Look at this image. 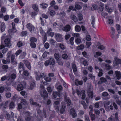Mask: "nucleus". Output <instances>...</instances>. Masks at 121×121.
I'll return each mask as SVG.
<instances>
[{
  "mask_svg": "<svg viewBox=\"0 0 121 121\" xmlns=\"http://www.w3.org/2000/svg\"><path fill=\"white\" fill-rule=\"evenodd\" d=\"M61 107L60 110V113L62 114L64 112L65 108L66 107V105L65 103L64 102H62L61 103Z\"/></svg>",
  "mask_w": 121,
  "mask_h": 121,
  "instance_id": "8",
  "label": "nucleus"
},
{
  "mask_svg": "<svg viewBox=\"0 0 121 121\" xmlns=\"http://www.w3.org/2000/svg\"><path fill=\"white\" fill-rule=\"evenodd\" d=\"M9 16L8 15H5L4 16L3 18L5 21H8L9 19Z\"/></svg>",
  "mask_w": 121,
  "mask_h": 121,
  "instance_id": "56",
  "label": "nucleus"
},
{
  "mask_svg": "<svg viewBox=\"0 0 121 121\" xmlns=\"http://www.w3.org/2000/svg\"><path fill=\"white\" fill-rule=\"evenodd\" d=\"M22 52V50L21 49H19L16 52L15 54L16 56H17L19 55Z\"/></svg>",
  "mask_w": 121,
  "mask_h": 121,
  "instance_id": "58",
  "label": "nucleus"
},
{
  "mask_svg": "<svg viewBox=\"0 0 121 121\" xmlns=\"http://www.w3.org/2000/svg\"><path fill=\"white\" fill-rule=\"evenodd\" d=\"M77 48L78 50H82L84 48V45L81 44L77 47Z\"/></svg>",
  "mask_w": 121,
  "mask_h": 121,
  "instance_id": "31",
  "label": "nucleus"
},
{
  "mask_svg": "<svg viewBox=\"0 0 121 121\" xmlns=\"http://www.w3.org/2000/svg\"><path fill=\"white\" fill-rule=\"evenodd\" d=\"M55 14V13L54 10H51L50 12V15L52 17L54 16Z\"/></svg>",
  "mask_w": 121,
  "mask_h": 121,
  "instance_id": "51",
  "label": "nucleus"
},
{
  "mask_svg": "<svg viewBox=\"0 0 121 121\" xmlns=\"http://www.w3.org/2000/svg\"><path fill=\"white\" fill-rule=\"evenodd\" d=\"M46 104L48 106H50L51 105V100L49 99H48L47 101Z\"/></svg>",
  "mask_w": 121,
  "mask_h": 121,
  "instance_id": "64",
  "label": "nucleus"
},
{
  "mask_svg": "<svg viewBox=\"0 0 121 121\" xmlns=\"http://www.w3.org/2000/svg\"><path fill=\"white\" fill-rule=\"evenodd\" d=\"M81 103L83 105L84 108L86 109L87 108V106L85 102L83 101H82L81 102Z\"/></svg>",
  "mask_w": 121,
  "mask_h": 121,
  "instance_id": "39",
  "label": "nucleus"
},
{
  "mask_svg": "<svg viewBox=\"0 0 121 121\" xmlns=\"http://www.w3.org/2000/svg\"><path fill=\"white\" fill-rule=\"evenodd\" d=\"M49 52L46 51L45 52L43 53L42 55V56L43 58H44L46 57L48 54H49Z\"/></svg>",
  "mask_w": 121,
  "mask_h": 121,
  "instance_id": "43",
  "label": "nucleus"
},
{
  "mask_svg": "<svg viewBox=\"0 0 121 121\" xmlns=\"http://www.w3.org/2000/svg\"><path fill=\"white\" fill-rule=\"evenodd\" d=\"M70 26L69 25H67L63 28L62 30L65 32H68L70 31Z\"/></svg>",
  "mask_w": 121,
  "mask_h": 121,
  "instance_id": "15",
  "label": "nucleus"
},
{
  "mask_svg": "<svg viewBox=\"0 0 121 121\" xmlns=\"http://www.w3.org/2000/svg\"><path fill=\"white\" fill-rule=\"evenodd\" d=\"M39 31L40 33L43 36L44 35V37H45L46 36V33L42 29L41 27H40L39 28Z\"/></svg>",
  "mask_w": 121,
  "mask_h": 121,
  "instance_id": "30",
  "label": "nucleus"
},
{
  "mask_svg": "<svg viewBox=\"0 0 121 121\" xmlns=\"http://www.w3.org/2000/svg\"><path fill=\"white\" fill-rule=\"evenodd\" d=\"M101 14V15L103 16L105 18H107V17L108 14L107 13H102Z\"/></svg>",
  "mask_w": 121,
  "mask_h": 121,
  "instance_id": "60",
  "label": "nucleus"
},
{
  "mask_svg": "<svg viewBox=\"0 0 121 121\" xmlns=\"http://www.w3.org/2000/svg\"><path fill=\"white\" fill-rule=\"evenodd\" d=\"M23 63L28 69L30 70L31 69L30 64L27 60H23Z\"/></svg>",
  "mask_w": 121,
  "mask_h": 121,
  "instance_id": "12",
  "label": "nucleus"
},
{
  "mask_svg": "<svg viewBox=\"0 0 121 121\" xmlns=\"http://www.w3.org/2000/svg\"><path fill=\"white\" fill-rule=\"evenodd\" d=\"M78 20L79 21H81L83 19L82 15L81 14H79L78 15Z\"/></svg>",
  "mask_w": 121,
  "mask_h": 121,
  "instance_id": "62",
  "label": "nucleus"
},
{
  "mask_svg": "<svg viewBox=\"0 0 121 121\" xmlns=\"http://www.w3.org/2000/svg\"><path fill=\"white\" fill-rule=\"evenodd\" d=\"M40 5L42 6L43 9H45L47 8L48 6V5L46 3H43L40 4Z\"/></svg>",
  "mask_w": 121,
  "mask_h": 121,
  "instance_id": "46",
  "label": "nucleus"
},
{
  "mask_svg": "<svg viewBox=\"0 0 121 121\" xmlns=\"http://www.w3.org/2000/svg\"><path fill=\"white\" fill-rule=\"evenodd\" d=\"M26 55V53L25 52H23L21 53V54L20 55V57L21 58L23 59L25 57Z\"/></svg>",
  "mask_w": 121,
  "mask_h": 121,
  "instance_id": "32",
  "label": "nucleus"
},
{
  "mask_svg": "<svg viewBox=\"0 0 121 121\" xmlns=\"http://www.w3.org/2000/svg\"><path fill=\"white\" fill-rule=\"evenodd\" d=\"M12 86H14L17 90L18 91H20L22 90L24 88L23 85L22 84H18L16 86V84H13Z\"/></svg>",
  "mask_w": 121,
  "mask_h": 121,
  "instance_id": "7",
  "label": "nucleus"
},
{
  "mask_svg": "<svg viewBox=\"0 0 121 121\" xmlns=\"http://www.w3.org/2000/svg\"><path fill=\"white\" fill-rule=\"evenodd\" d=\"M66 100H65V101L67 102V106H72V104L71 102V100L69 98H66Z\"/></svg>",
  "mask_w": 121,
  "mask_h": 121,
  "instance_id": "26",
  "label": "nucleus"
},
{
  "mask_svg": "<svg viewBox=\"0 0 121 121\" xmlns=\"http://www.w3.org/2000/svg\"><path fill=\"white\" fill-rule=\"evenodd\" d=\"M55 60L54 58H49L48 60L45 61L44 64L46 66H48L49 65H50V68L52 69L55 66Z\"/></svg>",
  "mask_w": 121,
  "mask_h": 121,
  "instance_id": "1",
  "label": "nucleus"
},
{
  "mask_svg": "<svg viewBox=\"0 0 121 121\" xmlns=\"http://www.w3.org/2000/svg\"><path fill=\"white\" fill-rule=\"evenodd\" d=\"M68 57V56L66 54H64L62 55V57L64 59H66Z\"/></svg>",
  "mask_w": 121,
  "mask_h": 121,
  "instance_id": "57",
  "label": "nucleus"
},
{
  "mask_svg": "<svg viewBox=\"0 0 121 121\" xmlns=\"http://www.w3.org/2000/svg\"><path fill=\"white\" fill-rule=\"evenodd\" d=\"M37 39L33 37H31L30 38V41L31 42H35L37 41Z\"/></svg>",
  "mask_w": 121,
  "mask_h": 121,
  "instance_id": "42",
  "label": "nucleus"
},
{
  "mask_svg": "<svg viewBox=\"0 0 121 121\" xmlns=\"http://www.w3.org/2000/svg\"><path fill=\"white\" fill-rule=\"evenodd\" d=\"M116 76L118 80H119L121 78V73L120 72L118 71H116L115 72Z\"/></svg>",
  "mask_w": 121,
  "mask_h": 121,
  "instance_id": "20",
  "label": "nucleus"
},
{
  "mask_svg": "<svg viewBox=\"0 0 121 121\" xmlns=\"http://www.w3.org/2000/svg\"><path fill=\"white\" fill-rule=\"evenodd\" d=\"M35 86V84H30L29 88L30 90L32 89Z\"/></svg>",
  "mask_w": 121,
  "mask_h": 121,
  "instance_id": "61",
  "label": "nucleus"
},
{
  "mask_svg": "<svg viewBox=\"0 0 121 121\" xmlns=\"http://www.w3.org/2000/svg\"><path fill=\"white\" fill-rule=\"evenodd\" d=\"M17 45L18 47H20L23 46V44L21 41H19L17 43Z\"/></svg>",
  "mask_w": 121,
  "mask_h": 121,
  "instance_id": "54",
  "label": "nucleus"
},
{
  "mask_svg": "<svg viewBox=\"0 0 121 121\" xmlns=\"http://www.w3.org/2000/svg\"><path fill=\"white\" fill-rule=\"evenodd\" d=\"M72 68L73 72L74 74H75L77 70V67L75 64H73L72 65Z\"/></svg>",
  "mask_w": 121,
  "mask_h": 121,
  "instance_id": "35",
  "label": "nucleus"
},
{
  "mask_svg": "<svg viewBox=\"0 0 121 121\" xmlns=\"http://www.w3.org/2000/svg\"><path fill=\"white\" fill-rule=\"evenodd\" d=\"M61 95V93H60V91H59V92L58 91L57 92L56 91L54 92L52 94V95L54 98H56L57 96L60 97Z\"/></svg>",
  "mask_w": 121,
  "mask_h": 121,
  "instance_id": "17",
  "label": "nucleus"
},
{
  "mask_svg": "<svg viewBox=\"0 0 121 121\" xmlns=\"http://www.w3.org/2000/svg\"><path fill=\"white\" fill-rule=\"evenodd\" d=\"M75 42L78 44H79L81 43V40L80 39H76L75 41Z\"/></svg>",
  "mask_w": 121,
  "mask_h": 121,
  "instance_id": "50",
  "label": "nucleus"
},
{
  "mask_svg": "<svg viewBox=\"0 0 121 121\" xmlns=\"http://www.w3.org/2000/svg\"><path fill=\"white\" fill-rule=\"evenodd\" d=\"M47 90L49 94H51L52 91V88L51 87L49 86L47 87Z\"/></svg>",
  "mask_w": 121,
  "mask_h": 121,
  "instance_id": "47",
  "label": "nucleus"
},
{
  "mask_svg": "<svg viewBox=\"0 0 121 121\" xmlns=\"http://www.w3.org/2000/svg\"><path fill=\"white\" fill-rule=\"evenodd\" d=\"M89 108L90 109V111L89 113V115L93 114V108L92 106L91 105H90L89 107Z\"/></svg>",
  "mask_w": 121,
  "mask_h": 121,
  "instance_id": "41",
  "label": "nucleus"
},
{
  "mask_svg": "<svg viewBox=\"0 0 121 121\" xmlns=\"http://www.w3.org/2000/svg\"><path fill=\"white\" fill-rule=\"evenodd\" d=\"M99 72L98 73V76L99 77H100L102 76L103 73H102L103 70L102 69H99Z\"/></svg>",
  "mask_w": 121,
  "mask_h": 121,
  "instance_id": "37",
  "label": "nucleus"
},
{
  "mask_svg": "<svg viewBox=\"0 0 121 121\" xmlns=\"http://www.w3.org/2000/svg\"><path fill=\"white\" fill-rule=\"evenodd\" d=\"M103 5L101 4L99 5V6L98 7V12L99 13H100L101 12H102L103 10L104 9Z\"/></svg>",
  "mask_w": 121,
  "mask_h": 121,
  "instance_id": "23",
  "label": "nucleus"
},
{
  "mask_svg": "<svg viewBox=\"0 0 121 121\" xmlns=\"http://www.w3.org/2000/svg\"><path fill=\"white\" fill-rule=\"evenodd\" d=\"M0 30L2 32L4 31L5 28V25L4 23V22H0Z\"/></svg>",
  "mask_w": 121,
  "mask_h": 121,
  "instance_id": "14",
  "label": "nucleus"
},
{
  "mask_svg": "<svg viewBox=\"0 0 121 121\" xmlns=\"http://www.w3.org/2000/svg\"><path fill=\"white\" fill-rule=\"evenodd\" d=\"M105 10H106L108 13H111L112 12V9L111 8H109L108 7L107 5L105 6Z\"/></svg>",
  "mask_w": 121,
  "mask_h": 121,
  "instance_id": "34",
  "label": "nucleus"
},
{
  "mask_svg": "<svg viewBox=\"0 0 121 121\" xmlns=\"http://www.w3.org/2000/svg\"><path fill=\"white\" fill-rule=\"evenodd\" d=\"M58 99L59 100V101L58 100L54 102V106H57L58 105L60 104V101H61V99L60 98H58Z\"/></svg>",
  "mask_w": 121,
  "mask_h": 121,
  "instance_id": "27",
  "label": "nucleus"
},
{
  "mask_svg": "<svg viewBox=\"0 0 121 121\" xmlns=\"http://www.w3.org/2000/svg\"><path fill=\"white\" fill-rule=\"evenodd\" d=\"M93 90L92 87H90L89 88L87 91V92L88 93V95L89 98H92L93 97Z\"/></svg>",
  "mask_w": 121,
  "mask_h": 121,
  "instance_id": "10",
  "label": "nucleus"
},
{
  "mask_svg": "<svg viewBox=\"0 0 121 121\" xmlns=\"http://www.w3.org/2000/svg\"><path fill=\"white\" fill-rule=\"evenodd\" d=\"M52 78H51L49 77H48L46 78H44V80H45L44 82H43V81H42L43 83H45V81L47 82H50L52 80Z\"/></svg>",
  "mask_w": 121,
  "mask_h": 121,
  "instance_id": "22",
  "label": "nucleus"
},
{
  "mask_svg": "<svg viewBox=\"0 0 121 121\" xmlns=\"http://www.w3.org/2000/svg\"><path fill=\"white\" fill-rule=\"evenodd\" d=\"M18 69H22L23 70H24L23 63L22 62H20L18 64Z\"/></svg>",
  "mask_w": 121,
  "mask_h": 121,
  "instance_id": "24",
  "label": "nucleus"
},
{
  "mask_svg": "<svg viewBox=\"0 0 121 121\" xmlns=\"http://www.w3.org/2000/svg\"><path fill=\"white\" fill-rule=\"evenodd\" d=\"M89 115L90 116L91 118V119L93 121L95 120V117L94 114H92Z\"/></svg>",
  "mask_w": 121,
  "mask_h": 121,
  "instance_id": "63",
  "label": "nucleus"
},
{
  "mask_svg": "<svg viewBox=\"0 0 121 121\" xmlns=\"http://www.w3.org/2000/svg\"><path fill=\"white\" fill-rule=\"evenodd\" d=\"M12 29H10L8 31V32L10 34L12 32H16V30L14 23L13 22H12Z\"/></svg>",
  "mask_w": 121,
  "mask_h": 121,
  "instance_id": "11",
  "label": "nucleus"
},
{
  "mask_svg": "<svg viewBox=\"0 0 121 121\" xmlns=\"http://www.w3.org/2000/svg\"><path fill=\"white\" fill-rule=\"evenodd\" d=\"M32 7L35 11H39L38 5L35 4H34L32 5Z\"/></svg>",
  "mask_w": 121,
  "mask_h": 121,
  "instance_id": "28",
  "label": "nucleus"
},
{
  "mask_svg": "<svg viewBox=\"0 0 121 121\" xmlns=\"http://www.w3.org/2000/svg\"><path fill=\"white\" fill-rule=\"evenodd\" d=\"M55 37L57 41L58 42H61L63 40V38L61 35L59 34H56Z\"/></svg>",
  "mask_w": 121,
  "mask_h": 121,
  "instance_id": "9",
  "label": "nucleus"
},
{
  "mask_svg": "<svg viewBox=\"0 0 121 121\" xmlns=\"http://www.w3.org/2000/svg\"><path fill=\"white\" fill-rule=\"evenodd\" d=\"M59 46L60 48L62 50H64L65 48V46L64 45L61 43L59 44Z\"/></svg>",
  "mask_w": 121,
  "mask_h": 121,
  "instance_id": "53",
  "label": "nucleus"
},
{
  "mask_svg": "<svg viewBox=\"0 0 121 121\" xmlns=\"http://www.w3.org/2000/svg\"><path fill=\"white\" fill-rule=\"evenodd\" d=\"M39 94L44 100H45L48 97V94L45 90H41L39 92Z\"/></svg>",
  "mask_w": 121,
  "mask_h": 121,
  "instance_id": "3",
  "label": "nucleus"
},
{
  "mask_svg": "<svg viewBox=\"0 0 121 121\" xmlns=\"http://www.w3.org/2000/svg\"><path fill=\"white\" fill-rule=\"evenodd\" d=\"M88 76L93 80L94 81L95 79V76L92 75L91 74H90L88 75Z\"/></svg>",
  "mask_w": 121,
  "mask_h": 121,
  "instance_id": "52",
  "label": "nucleus"
},
{
  "mask_svg": "<svg viewBox=\"0 0 121 121\" xmlns=\"http://www.w3.org/2000/svg\"><path fill=\"white\" fill-rule=\"evenodd\" d=\"M57 89L58 90V91H60V93H61V91L62 90V87L61 86H59L57 88Z\"/></svg>",
  "mask_w": 121,
  "mask_h": 121,
  "instance_id": "55",
  "label": "nucleus"
},
{
  "mask_svg": "<svg viewBox=\"0 0 121 121\" xmlns=\"http://www.w3.org/2000/svg\"><path fill=\"white\" fill-rule=\"evenodd\" d=\"M91 24L92 25L93 27L95 28V26L94 25L95 24V18L93 16H92L91 17Z\"/></svg>",
  "mask_w": 121,
  "mask_h": 121,
  "instance_id": "25",
  "label": "nucleus"
},
{
  "mask_svg": "<svg viewBox=\"0 0 121 121\" xmlns=\"http://www.w3.org/2000/svg\"><path fill=\"white\" fill-rule=\"evenodd\" d=\"M35 77L36 80H40V78H43L45 77V75L44 73H40L39 72L35 73Z\"/></svg>",
  "mask_w": 121,
  "mask_h": 121,
  "instance_id": "5",
  "label": "nucleus"
},
{
  "mask_svg": "<svg viewBox=\"0 0 121 121\" xmlns=\"http://www.w3.org/2000/svg\"><path fill=\"white\" fill-rule=\"evenodd\" d=\"M35 106L37 107V108H40L41 107V105L40 104L38 103L35 102L34 104V105Z\"/></svg>",
  "mask_w": 121,
  "mask_h": 121,
  "instance_id": "45",
  "label": "nucleus"
},
{
  "mask_svg": "<svg viewBox=\"0 0 121 121\" xmlns=\"http://www.w3.org/2000/svg\"><path fill=\"white\" fill-rule=\"evenodd\" d=\"M15 106V105L13 102H11L9 106V107L10 108H13Z\"/></svg>",
  "mask_w": 121,
  "mask_h": 121,
  "instance_id": "38",
  "label": "nucleus"
},
{
  "mask_svg": "<svg viewBox=\"0 0 121 121\" xmlns=\"http://www.w3.org/2000/svg\"><path fill=\"white\" fill-rule=\"evenodd\" d=\"M75 30L77 32H79L81 30V28L79 26L76 25L75 27Z\"/></svg>",
  "mask_w": 121,
  "mask_h": 121,
  "instance_id": "29",
  "label": "nucleus"
},
{
  "mask_svg": "<svg viewBox=\"0 0 121 121\" xmlns=\"http://www.w3.org/2000/svg\"><path fill=\"white\" fill-rule=\"evenodd\" d=\"M5 117L7 119L9 120L10 119L12 118V117L8 113H6L5 115Z\"/></svg>",
  "mask_w": 121,
  "mask_h": 121,
  "instance_id": "49",
  "label": "nucleus"
},
{
  "mask_svg": "<svg viewBox=\"0 0 121 121\" xmlns=\"http://www.w3.org/2000/svg\"><path fill=\"white\" fill-rule=\"evenodd\" d=\"M37 113L39 115H40L42 113V110L40 109V108H37Z\"/></svg>",
  "mask_w": 121,
  "mask_h": 121,
  "instance_id": "59",
  "label": "nucleus"
},
{
  "mask_svg": "<svg viewBox=\"0 0 121 121\" xmlns=\"http://www.w3.org/2000/svg\"><path fill=\"white\" fill-rule=\"evenodd\" d=\"M113 65L114 66H118L119 64L121 65V60L118 58L116 56L114 57Z\"/></svg>",
  "mask_w": 121,
  "mask_h": 121,
  "instance_id": "4",
  "label": "nucleus"
},
{
  "mask_svg": "<svg viewBox=\"0 0 121 121\" xmlns=\"http://www.w3.org/2000/svg\"><path fill=\"white\" fill-rule=\"evenodd\" d=\"M34 118L33 116L26 117H25L26 121H34Z\"/></svg>",
  "mask_w": 121,
  "mask_h": 121,
  "instance_id": "19",
  "label": "nucleus"
},
{
  "mask_svg": "<svg viewBox=\"0 0 121 121\" xmlns=\"http://www.w3.org/2000/svg\"><path fill=\"white\" fill-rule=\"evenodd\" d=\"M100 81L101 82L105 83L107 82V80L105 78L101 77L100 78Z\"/></svg>",
  "mask_w": 121,
  "mask_h": 121,
  "instance_id": "44",
  "label": "nucleus"
},
{
  "mask_svg": "<svg viewBox=\"0 0 121 121\" xmlns=\"http://www.w3.org/2000/svg\"><path fill=\"white\" fill-rule=\"evenodd\" d=\"M70 113L72 115L73 118H74L76 117L77 114L75 112L74 109L73 108H71L70 110Z\"/></svg>",
  "mask_w": 121,
  "mask_h": 121,
  "instance_id": "13",
  "label": "nucleus"
},
{
  "mask_svg": "<svg viewBox=\"0 0 121 121\" xmlns=\"http://www.w3.org/2000/svg\"><path fill=\"white\" fill-rule=\"evenodd\" d=\"M23 73L24 75L26 77L28 76L29 74V73L28 72V71L26 70H24Z\"/></svg>",
  "mask_w": 121,
  "mask_h": 121,
  "instance_id": "40",
  "label": "nucleus"
},
{
  "mask_svg": "<svg viewBox=\"0 0 121 121\" xmlns=\"http://www.w3.org/2000/svg\"><path fill=\"white\" fill-rule=\"evenodd\" d=\"M26 26L28 29L31 33L33 32L35 33L36 32V31L35 28L30 23H28L27 24Z\"/></svg>",
  "mask_w": 121,
  "mask_h": 121,
  "instance_id": "6",
  "label": "nucleus"
},
{
  "mask_svg": "<svg viewBox=\"0 0 121 121\" xmlns=\"http://www.w3.org/2000/svg\"><path fill=\"white\" fill-rule=\"evenodd\" d=\"M11 52L10 51H9L7 54V62L8 63H9L10 62V53Z\"/></svg>",
  "mask_w": 121,
  "mask_h": 121,
  "instance_id": "21",
  "label": "nucleus"
},
{
  "mask_svg": "<svg viewBox=\"0 0 121 121\" xmlns=\"http://www.w3.org/2000/svg\"><path fill=\"white\" fill-rule=\"evenodd\" d=\"M2 69L4 70V71L6 72L7 70L6 69H8V67L7 65H4L2 66Z\"/></svg>",
  "mask_w": 121,
  "mask_h": 121,
  "instance_id": "36",
  "label": "nucleus"
},
{
  "mask_svg": "<svg viewBox=\"0 0 121 121\" xmlns=\"http://www.w3.org/2000/svg\"><path fill=\"white\" fill-rule=\"evenodd\" d=\"M70 18L73 20L74 22H77L78 19L76 16L73 14L71 15L70 16Z\"/></svg>",
  "mask_w": 121,
  "mask_h": 121,
  "instance_id": "18",
  "label": "nucleus"
},
{
  "mask_svg": "<svg viewBox=\"0 0 121 121\" xmlns=\"http://www.w3.org/2000/svg\"><path fill=\"white\" fill-rule=\"evenodd\" d=\"M8 101H7L5 102H4L0 104V108H5L7 106Z\"/></svg>",
  "mask_w": 121,
  "mask_h": 121,
  "instance_id": "16",
  "label": "nucleus"
},
{
  "mask_svg": "<svg viewBox=\"0 0 121 121\" xmlns=\"http://www.w3.org/2000/svg\"><path fill=\"white\" fill-rule=\"evenodd\" d=\"M30 45L31 47L33 48H35L36 47V44L34 42H31L30 43Z\"/></svg>",
  "mask_w": 121,
  "mask_h": 121,
  "instance_id": "48",
  "label": "nucleus"
},
{
  "mask_svg": "<svg viewBox=\"0 0 121 121\" xmlns=\"http://www.w3.org/2000/svg\"><path fill=\"white\" fill-rule=\"evenodd\" d=\"M54 56L55 58L57 60H58L60 58V54L58 53H55L54 54Z\"/></svg>",
  "mask_w": 121,
  "mask_h": 121,
  "instance_id": "33",
  "label": "nucleus"
},
{
  "mask_svg": "<svg viewBox=\"0 0 121 121\" xmlns=\"http://www.w3.org/2000/svg\"><path fill=\"white\" fill-rule=\"evenodd\" d=\"M4 45L1 44L0 46V49H1L4 48L5 47L10 48L12 44L11 43L10 39L9 38H7L4 40Z\"/></svg>",
  "mask_w": 121,
  "mask_h": 121,
  "instance_id": "2",
  "label": "nucleus"
}]
</instances>
